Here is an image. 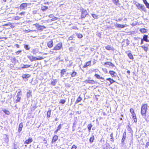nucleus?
I'll return each instance as SVG.
<instances>
[{
	"label": "nucleus",
	"mask_w": 149,
	"mask_h": 149,
	"mask_svg": "<svg viewBox=\"0 0 149 149\" xmlns=\"http://www.w3.org/2000/svg\"><path fill=\"white\" fill-rule=\"evenodd\" d=\"M115 26L116 27H117L118 28H120V26H121V24L116 23V24H115Z\"/></svg>",
	"instance_id": "79ce46f5"
},
{
	"label": "nucleus",
	"mask_w": 149,
	"mask_h": 149,
	"mask_svg": "<svg viewBox=\"0 0 149 149\" xmlns=\"http://www.w3.org/2000/svg\"><path fill=\"white\" fill-rule=\"evenodd\" d=\"M23 127V125L22 123H20L19 125V127L18 129V131L20 132L22 130V128Z\"/></svg>",
	"instance_id": "aec40b11"
},
{
	"label": "nucleus",
	"mask_w": 149,
	"mask_h": 149,
	"mask_svg": "<svg viewBox=\"0 0 149 149\" xmlns=\"http://www.w3.org/2000/svg\"><path fill=\"white\" fill-rule=\"evenodd\" d=\"M33 25L35 26L38 30L40 31H42L43 29L46 28V27L45 26L39 25L37 23L34 24Z\"/></svg>",
	"instance_id": "f03ea898"
},
{
	"label": "nucleus",
	"mask_w": 149,
	"mask_h": 149,
	"mask_svg": "<svg viewBox=\"0 0 149 149\" xmlns=\"http://www.w3.org/2000/svg\"><path fill=\"white\" fill-rule=\"evenodd\" d=\"M25 12H23L21 13H20L19 14L21 15H24L25 14Z\"/></svg>",
	"instance_id": "5fc2aeb1"
},
{
	"label": "nucleus",
	"mask_w": 149,
	"mask_h": 149,
	"mask_svg": "<svg viewBox=\"0 0 149 149\" xmlns=\"http://www.w3.org/2000/svg\"><path fill=\"white\" fill-rule=\"evenodd\" d=\"M145 5L148 8H149V3H148L146 4Z\"/></svg>",
	"instance_id": "052dcab7"
},
{
	"label": "nucleus",
	"mask_w": 149,
	"mask_h": 149,
	"mask_svg": "<svg viewBox=\"0 0 149 149\" xmlns=\"http://www.w3.org/2000/svg\"><path fill=\"white\" fill-rule=\"evenodd\" d=\"M27 57L31 62H32L33 61V56H31V55H28L27 56Z\"/></svg>",
	"instance_id": "b1692460"
},
{
	"label": "nucleus",
	"mask_w": 149,
	"mask_h": 149,
	"mask_svg": "<svg viewBox=\"0 0 149 149\" xmlns=\"http://www.w3.org/2000/svg\"><path fill=\"white\" fill-rule=\"evenodd\" d=\"M130 112H131V113L132 114L133 113H134V110L132 108L130 109Z\"/></svg>",
	"instance_id": "c03bdc74"
},
{
	"label": "nucleus",
	"mask_w": 149,
	"mask_h": 149,
	"mask_svg": "<svg viewBox=\"0 0 149 149\" xmlns=\"http://www.w3.org/2000/svg\"><path fill=\"white\" fill-rule=\"evenodd\" d=\"M144 3L146 5V4L148 3L147 1L146 0H143Z\"/></svg>",
	"instance_id": "680f3d73"
},
{
	"label": "nucleus",
	"mask_w": 149,
	"mask_h": 149,
	"mask_svg": "<svg viewBox=\"0 0 149 149\" xmlns=\"http://www.w3.org/2000/svg\"><path fill=\"white\" fill-rule=\"evenodd\" d=\"M37 11L36 10H35L33 11V13L34 14H35L37 13Z\"/></svg>",
	"instance_id": "13d9d810"
},
{
	"label": "nucleus",
	"mask_w": 149,
	"mask_h": 149,
	"mask_svg": "<svg viewBox=\"0 0 149 149\" xmlns=\"http://www.w3.org/2000/svg\"><path fill=\"white\" fill-rule=\"evenodd\" d=\"M91 65V61H90L87 62L86 63V64L83 67L84 68H86L87 67L90 65Z\"/></svg>",
	"instance_id": "a211bd4d"
},
{
	"label": "nucleus",
	"mask_w": 149,
	"mask_h": 149,
	"mask_svg": "<svg viewBox=\"0 0 149 149\" xmlns=\"http://www.w3.org/2000/svg\"><path fill=\"white\" fill-rule=\"evenodd\" d=\"M38 60V58H36V57H34L33 56V61Z\"/></svg>",
	"instance_id": "6e6d98bb"
},
{
	"label": "nucleus",
	"mask_w": 149,
	"mask_h": 149,
	"mask_svg": "<svg viewBox=\"0 0 149 149\" xmlns=\"http://www.w3.org/2000/svg\"><path fill=\"white\" fill-rule=\"evenodd\" d=\"M61 128V124H60L57 127V130H60Z\"/></svg>",
	"instance_id": "8fccbe9b"
},
{
	"label": "nucleus",
	"mask_w": 149,
	"mask_h": 149,
	"mask_svg": "<svg viewBox=\"0 0 149 149\" xmlns=\"http://www.w3.org/2000/svg\"><path fill=\"white\" fill-rule=\"evenodd\" d=\"M24 47L26 50H29L30 49V48L29 47L28 45H24Z\"/></svg>",
	"instance_id": "4c0bfd02"
},
{
	"label": "nucleus",
	"mask_w": 149,
	"mask_h": 149,
	"mask_svg": "<svg viewBox=\"0 0 149 149\" xmlns=\"http://www.w3.org/2000/svg\"><path fill=\"white\" fill-rule=\"evenodd\" d=\"M108 65L109 66H107V67H108L109 66L113 67L114 66V65L111 63L109 62H107L104 63V65Z\"/></svg>",
	"instance_id": "9b49d317"
},
{
	"label": "nucleus",
	"mask_w": 149,
	"mask_h": 149,
	"mask_svg": "<svg viewBox=\"0 0 149 149\" xmlns=\"http://www.w3.org/2000/svg\"><path fill=\"white\" fill-rule=\"evenodd\" d=\"M54 15L53 14H50L49 15V17L51 18L53 17Z\"/></svg>",
	"instance_id": "e2e57ef3"
},
{
	"label": "nucleus",
	"mask_w": 149,
	"mask_h": 149,
	"mask_svg": "<svg viewBox=\"0 0 149 149\" xmlns=\"http://www.w3.org/2000/svg\"><path fill=\"white\" fill-rule=\"evenodd\" d=\"M3 112L6 113V114L7 115H9L10 113V112L6 110V109H4L3 110Z\"/></svg>",
	"instance_id": "2f4dec72"
},
{
	"label": "nucleus",
	"mask_w": 149,
	"mask_h": 149,
	"mask_svg": "<svg viewBox=\"0 0 149 149\" xmlns=\"http://www.w3.org/2000/svg\"><path fill=\"white\" fill-rule=\"evenodd\" d=\"M122 19V18H119L118 19L116 20V21L117 22H120L121 21Z\"/></svg>",
	"instance_id": "864d4df0"
},
{
	"label": "nucleus",
	"mask_w": 149,
	"mask_h": 149,
	"mask_svg": "<svg viewBox=\"0 0 149 149\" xmlns=\"http://www.w3.org/2000/svg\"><path fill=\"white\" fill-rule=\"evenodd\" d=\"M82 98L80 96H79L76 101L75 102L76 103H77L78 102H80Z\"/></svg>",
	"instance_id": "bb28decb"
},
{
	"label": "nucleus",
	"mask_w": 149,
	"mask_h": 149,
	"mask_svg": "<svg viewBox=\"0 0 149 149\" xmlns=\"http://www.w3.org/2000/svg\"><path fill=\"white\" fill-rule=\"evenodd\" d=\"M30 67V65H23V66L22 67V68H28Z\"/></svg>",
	"instance_id": "c85d7f7f"
},
{
	"label": "nucleus",
	"mask_w": 149,
	"mask_h": 149,
	"mask_svg": "<svg viewBox=\"0 0 149 149\" xmlns=\"http://www.w3.org/2000/svg\"><path fill=\"white\" fill-rule=\"evenodd\" d=\"M47 9L48 7L46 6H42L41 8V10H42L43 11L46 10Z\"/></svg>",
	"instance_id": "cd10ccee"
},
{
	"label": "nucleus",
	"mask_w": 149,
	"mask_h": 149,
	"mask_svg": "<svg viewBox=\"0 0 149 149\" xmlns=\"http://www.w3.org/2000/svg\"><path fill=\"white\" fill-rule=\"evenodd\" d=\"M33 141V139L32 138H29L28 140L25 141V143L27 144H29L31 143Z\"/></svg>",
	"instance_id": "4468645a"
},
{
	"label": "nucleus",
	"mask_w": 149,
	"mask_h": 149,
	"mask_svg": "<svg viewBox=\"0 0 149 149\" xmlns=\"http://www.w3.org/2000/svg\"><path fill=\"white\" fill-rule=\"evenodd\" d=\"M95 76L97 79H102L103 80L104 79V78H102V77H101L100 76V75H98V74H95Z\"/></svg>",
	"instance_id": "4be33fe9"
},
{
	"label": "nucleus",
	"mask_w": 149,
	"mask_h": 149,
	"mask_svg": "<svg viewBox=\"0 0 149 149\" xmlns=\"http://www.w3.org/2000/svg\"><path fill=\"white\" fill-rule=\"evenodd\" d=\"M87 15V13L86 10H82L81 12V17L82 18H84Z\"/></svg>",
	"instance_id": "423d86ee"
},
{
	"label": "nucleus",
	"mask_w": 149,
	"mask_h": 149,
	"mask_svg": "<svg viewBox=\"0 0 149 149\" xmlns=\"http://www.w3.org/2000/svg\"><path fill=\"white\" fill-rule=\"evenodd\" d=\"M22 95L21 92V91L17 93V95L16 96L17 97H21Z\"/></svg>",
	"instance_id": "473e14b6"
},
{
	"label": "nucleus",
	"mask_w": 149,
	"mask_h": 149,
	"mask_svg": "<svg viewBox=\"0 0 149 149\" xmlns=\"http://www.w3.org/2000/svg\"><path fill=\"white\" fill-rule=\"evenodd\" d=\"M126 132H124L123 133V138L121 140V142L122 143H123L125 140L126 138Z\"/></svg>",
	"instance_id": "6e6552de"
},
{
	"label": "nucleus",
	"mask_w": 149,
	"mask_h": 149,
	"mask_svg": "<svg viewBox=\"0 0 149 149\" xmlns=\"http://www.w3.org/2000/svg\"><path fill=\"white\" fill-rule=\"evenodd\" d=\"M107 80L109 81L110 82V84H109V85H110L114 82H115V81L113 80V79H111V78H109L106 79Z\"/></svg>",
	"instance_id": "2eb2a0df"
},
{
	"label": "nucleus",
	"mask_w": 149,
	"mask_h": 149,
	"mask_svg": "<svg viewBox=\"0 0 149 149\" xmlns=\"http://www.w3.org/2000/svg\"><path fill=\"white\" fill-rule=\"evenodd\" d=\"M57 80L56 79H54L51 82L52 85L53 86H55L56 85V83H57Z\"/></svg>",
	"instance_id": "412c9836"
},
{
	"label": "nucleus",
	"mask_w": 149,
	"mask_h": 149,
	"mask_svg": "<svg viewBox=\"0 0 149 149\" xmlns=\"http://www.w3.org/2000/svg\"><path fill=\"white\" fill-rule=\"evenodd\" d=\"M110 141H112V142H113L114 140H113V137H111V138L110 139Z\"/></svg>",
	"instance_id": "0e129e2a"
},
{
	"label": "nucleus",
	"mask_w": 149,
	"mask_h": 149,
	"mask_svg": "<svg viewBox=\"0 0 149 149\" xmlns=\"http://www.w3.org/2000/svg\"><path fill=\"white\" fill-rule=\"evenodd\" d=\"M93 138L92 137H91L90 139V141L91 143L93 141Z\"/></svg>",
	"instance_id": "3c124183"
},
{
	"label": "nucleus",
	"mask_w": 149,
	"mask_h": 149,
	"mask_svg": "<svg viewBox=\"0 0 149 149\" xmlns=\"http://www.w3.org/2000/svg\"><path fill=\"white\" fill-rule=\"evenodd\" d=\"M76 74H77V72L75 71H73L72 72V73L71 74V77H74L76 75Z\"/></svg>",
	"instance_id": "72a5a7b5"
},
{
	"label": "nucleus",
	"mask_w": 149,
	"mask_h": 149,
	"mask_svg": "<svg viewBox=\"0 0 149 149\" xmlns=\"http://www.w3.org/2000/svg\"><path fill=\"white\" fill-rule=\"evenodd\" d=\"M84 82L86 84L89 83L93 84H95V81L93 80L86 79L84 81Z\"/></svg>",
	"instance_id": "39448f33"
},
{
	"label": "nucleus",
	"mask_w": 149,
	"mask_h": 149,
	"mask_svg": "<svg viewBox=\"0 0 149 149\" xmlns=\"http://www.w3.org/2000/svg\"><path fill=\"white\" fill-rule=\"evenodd\" d=\"M38 58V60H41L43 59V58L42 57L39 56L38 58Z\"/></svg>",
	"instance_id": "4d7b16f0"
},
{
	"label": "nucleus",
	"mask_w": 149,
	"mask_h": 149,
	"mask_svg": "<svg viewBox=\"0 0 149 149\" xmlns=\"http://www.w3.org/2000/svg\"><path fill=\"white\" fill-rule=\"evenodd\" d=\"M132 118L134 120V121L135 123H136L137 122V119L136 118V116H133Z\"/></svg>",
	"instance_id": "a19ab883"
},
{
	"label": "nucleus",
	"mask_w": 149,
	"mask_h": 149,
	"mask_svg": "<svg viewBox=\"0 0 149 149\" xmlns=\"http://www.w3.org/2000/svg\"><path fill=\"white\" fill-rule=\"evenodd\" d=\"M32 53L33 54H36L38 53V51L36 49H33L32 50Z\"/></svg>",
	"instance_id": "58836bf2"
},
{
	"label": "nucleus",
	"mask_w": 149,
	"mask_h": 149,
	"mask_svg": "<svg viewBox=\"0 0 149 149\" xmlns=\"http://www.w3.org/2000/svg\"><path fill=\"white\" fill-rule=\"evenodd\" d=\"M58 19V18L56 17H54V18H52L51 19V20L52 21H55Z\"/></svg>",
	"instance_id": "09e8293b"
},
{
	"label": "nucleus",
	"mask_w": 149,
	"mask_h": 149,
	"mask_svg": "<svg viewBox=\"0 0 149 149\" xmlns=\"http://www.w3.org/2000/svg\"><path fill=\"white\" fill-rule=\"evenodd\" d=\"M52 50H50L49 52V53L50 54H53L54 53V52L52 51Z\"/></svg>",
	"instance_id": "338daca9"
},
{
	"label": "nucleus",
	"mask_w": 149,
	"mask_h": 149,
	"mask_svg": "<svg viewBox=\"0 0 149 149\" xmlns=\"http://www.w3.org/2000/svg\"><path fill=\"white\" fill-rule=\"evenodd\" d=\"M21 18V17L18 16H16L14 17V19L15 20H19Z\"/></svg>",
	"instance_id": "c9c22d12"
},
{
	"label": "nucleus",
	"mask_w": 149,
	"mask_h": 149,
	"mask_svg": "<svg viewBox=\"0 0 149 149\" xmlns=\"http://www.w3.org/2000/svg\"><path fill=\"white\" fill-rule=\"evenodd\" d=\"M92 17L95 19H97V16L95 14H92Z\"/></svg>",
	"instance_id": "ea45409f"
},
{
	"label": "nucleus",
	"mask_w": 149,
	"mask_h": 149,
	"mask_svg": "<svg viewBox=\"0 0 149 149\" xmlns=\"http://www.w3.org/2000/svg\"><path fill=\"white\" fill-rule=\"evenodd\" d=\"M58 136L57 135H54L53 138V139H52V143H54V142H56L58 140Z\"/></svg>",
	"instance_id": "9d476101"
},
{
	"label": "nucleus",
	"mask_w": 149,
	"mask_h": 149,
	"mask_svg": "<svg viewBox=\"0 0 149 149\" xmlns=\"http://www.w3.org/2000/svg\"><path fill=\"white\" fill-rule=\"evenodd\" d=\"M47 45L48 47L49 48H51L52 47V46H53V41L52 40H51L49 41L47 44Z\"/></svg>",
	"instance_id": "1a4fd4ad"
},
{
	"label": "nucleus",
	"mask_w": 149,
	"mask_h": 149,
	"mask_svg": "<svg viewBox=\"0 0 149 149\" xmlns=\"http://www.w3.org/2000/svg\"><path fill=\"white\" fill-rule=\"evenodd\" d=\"M30 76V75L29 74H23L22 76V77L24 79H27Z\"/></svg>",
	"instance_id": "ddd939ff"
},
{
	"label": "nucleus",
	"mask_w": 149,
	"mask_h": 149,
	"mask_svg": "<svg viewBox=\"0 0 149 149\" xmlns=\"http://www.w3.org/2000/svg\"><path fill=\"white\" fill-rule=\"evenodd\" d=\"M17 97V99L16 100V102H20L21 97Z\"/></svg>",
	"instance_id": "37998d69"
},
{
	"label": "nucleus",
	"mask_w": 149,
	"mask_h": 149,
	"mask_svg": "<svg viewBox=\"0 0 149 149\" xmlns=\"http://www.w3.org/2000/svg\"><path fill=\"white\" fill-rule=\"evenodd\" d=\"M25 31H26V32L27 33H28L31 32L33 31L32 30H30V31H28V30H25Z\"/></svg>",
	"instance_id": "bf43d9fd"
},
{
	"label": "nucleus",
	"mask_w": 149,
	"mask_h": 149,
	"mask_svg": "<svg viewBox=\"0 0 149 149\" xmlns=\"http://www.w3.org/2000/svg\"><path fill=\"white\" fill-rule=\"evenodd\" d=\"M106 49L108 50H112L113 49V47L109 45H108L105 47Z\"/></svg>",
	"instance_id": "dca6fc26"
},
{
	"label": "nucleus",
	"mask_w": 149,
	"mask_h": 149,
	"mask_svg": "<svg viewBox=\"0 0 149 149\" xmlns=\"http://www.w3.org/2000/svg\"><path fill=\"white\" fill-rule=\"evenodd\" d=\"M82 36V35L81 34H78L77 35V37L79 38H81Z\"/></svg>",
	"instance_id": "a18cd8bd"
},
{
	"label": "nucleus",
	"mask_w": 149,
	"mask_h": 149,
	"mask_svg": "<svg viewBox=\"0 0 149 149\" xmlns=\"http://www.w3.org/2000/svg\"><path fill=\"white\" fill-rule=\"evenodd\" d=\"M140 31L142 33H144L147 32L146 29L144 28L141 29Z\"/></svg>",
	"instance_id": "5701e85b"
},
{
	"label": "nucleus",
	"mask_w": 149,
	"mask_h": 149,
	"mask_svg": "<svg viewBox=\"0 0 149 149\" xmlns=\"http://www.w3.org/2000/svg\"><path fill=\"white\" fill-rule=\"evenodd\" d=\"M31 93V91L30 90H29L27 91V97L28 98H29L32 96Z\"/></svg>",
	"instance_id": "f8f14e48"
},
{
	"label": "nucleus",
	"mask_w": 149,
	"mask_h": 149,
	"mask_svg": "<svg viewBox=\"0 0 149 149\" xmlns=\"http://www.w3.org/2000/svg\"><path fill=\"white\" fill-rule=\"evenodd\" d=\"M66 72V70L64 69H63L61 70V77H62L63 76V75Z\"/></svg>",
	"instance_id": "6ab92c4d"
},
{
	"label": "nucleus",
	"mask_w": 149,
	"mask_h": 149,
	"mask_svg": "<svg viewBox=\"0 0 149 149\" xmlns=\"http://www.w3.org/2000/svg\"><path fill=\"white\" fill-rule=\"evenodd\" d=\"M62 47V44L61 42H59L54 47L53 50H60Z\"/></svg>",
	"instance_id": "20e7f679"
},
{
	"label": "nucleus",
	"mask_w": 149,
	"mask_h": 149,
	"mask_svg": "<svg viewBox=\"0 0 149 149\" xmlns=\"http://www.w3.org/2000/svg\"><path fill=\"white\" fill-rule=\"evenodd\" d=\"M128 56L131 59H133V57L132 53H129L128 54Z\"/></svg>",
	"instance_id": "393cba45"
},
{
	"label": "nucleus",
	"mask_w": 149,
	"mask_h": 149,
	"mask_svg": "<svg viewBox=\"0 0 149 149\" xmlns=\"http://www.w3.org/2000/svg\"><path fill=\"white\" fill-rule=\"evenodd\" d=\"M141 47L146 52L147 51L148 49V47H146L145 46H144V45L142 46H141Z\"/></svg>",
	"instance_id": "f704fd0d"
},
{
	"label": "nucleus",
	"mask_w": 149,
	"mask_h": 149,
	"mask_svg": "<svg viewBox=\"0 0 149 149\" xmlns=\"http://www.w3.org/2000/svg\"><path fill=\"white\" fill-rule=\"evenodd\" d=\"M77 147L75 145H73L71 149H76Z\"/></svg>",
	"instance_id": "de8ad7c7"
},
{
	"label": "nucleus",
	"mask_w": 149,
	"mask_h": 149,
	"mask_svg": "<svg viewBox=\"0 0 149 149\" xmlns=\"http://www.w3.org/2000/svg\"><path fill=\"white\" fill-rule=\"evenodd\" d=\"M21 52H22V51L21 50H19V51H17V52H16V54L17 55H18Z\"/></svg>",
	"instance_id": "603ef678"
},
{
	"label": "nucleus",
	"mask_w": 149,
	"mask_h": 149,
	"mask_svg": "<svg viewBox=\"0 0 149 149\" xmlns=\"http://www.w3.org/2000/svg\"><path fill=\"white\" fill-rule=\"evenodd\" d=\"M136 5L138 9L141 10V11H143L144 12L146 11V10L145 6L144 5H141L138 3H136Z\"/></svg>",
	"instance_id": "7ed1b4c3"
},
{
	"label": "nucleus",
	"mask_w": 149,
	"mask_h": 149,
	"mask_svg": "<svg viewBox=\"0 0 149 149\" xmlns=\"http://www.w3.org/2000/svg\"><path fill=\"white\" fill-rule=\"evenodd\" d=\"M109 73L112 77H114L115 76L114 74L115 73V72L113 71H110L109 72Z\"/></svg>",
	"instance_id": "7c9ffc66"
},
{
	"label": "nucleus",
	"mask_w": 149,
	"mask_h": 149,
	"mask_svg": "<svg viewBox=\"0 0 149 149\" xmlns=\"http://www.w3.org/2000/svg\"><path fill=\"white\" fill-rule=\"evenodd\" d=\"M51 110L50 109H49L48 111L47 112V118H49L50 117V116L51 115Z\"/></svg>",
	"instance_id": "a878e982"
},
{
	"label": "nucleus",
	"mask_w": 149,
	"mask_h": 149,
	"mask_svg": "<svg viewBox=\"0 0 149 149\" xmlns=\"http://www.w3.org/2000/svg\"><path fill=\"white\" fill-rule=\"evenodd\" d=\"M149 146V142H147L146 144L145 147L146 148H148V146Z\"/></svg>",
	"instance_id": "49530a36"
},
{
	"label": "nucleus",
	"mask_w": 149,
	"mask_h": 149,
	"mask_svg": "<svg viewBox=\"0 0 149 149\" xmlns=\"http://www.w3.org/2000/svg\"><path fill=\"white\" fill-rule=\"evenodd\" d=\"M27 4L26 3L21 4L19 8L20 9H23L27 6Z\"/></svg>",
	"instance_id": "0eeeda50"
},
{
	"label": "nucleus",
	"mask_w": 149,
	"mask_h": 149,
	"mask_svg": "<svg viewBox=\"0 0 149 149\" xmlns=\"http://www.w3.org/2000/svg\"><path fill=\"white\" fill-rule=\"evenodd\" d=\"M120 28H123L125 27V26L124 25L121 24V26H120Z\"/></svg>",
	"instance_id": "774afa93"
},
{
	"label": "nucleus",
	"mask_w": 149,
	"mask_h": 149,
	"mask_svg": "<svg viewBox=\"0 0 149 149\" xmlns=\"http://www.w3.org/2000/svg\"><path fill=\"white\" fill-rule=\"evenodd\" d=\"M88 130L89 132H90L91 131V128L92 127V125L91 124H89L88 126Z\"/></svg>",
	"instance_id": "c756f323"
},
{
	"label": "nucleus",
	"mask_w": 149,
	"mask_h": 149,
	"mask_svg": "<svg viewBox=\"0 0 149 149\" xmlns=\"http://www.w3.org/2000/svg\"><path fill=\"white\" fill-rule=\"evenodd\" d=\"M148 36L145 35L143 36V40L146 42H148L149 40L148 39Z\"/></svg>",
	"instance_id": "f3484780"
},
{
	"label": "nucleus",
	"mask_w": 149,
	"mask_h": 149,
	"mask_svg": "<svg viewBox=\"0 0 149 149\" xmlns=\"http://www.w3.org/2000/svg\"><path fill=\"white\" fill-rule=\"evenodd\" d=\"M65 102H66L65 100H62L61 99V100H60L59 102V103H61L62 104H63L65 103Z\"/></svg>",
	"instance_id": "e433bc0d"
},
{
	"label": "nucleus",
	"mask_w": 149,
	"mask_h": 149,
	"mask_svg": "<svg viewBox=\"0 0 149 149\" xmlns=\"http://www.w3.org/2000/svg\"><path fill=\"white\" fill-rule=\"evenodd\" d=\"M15 46H16V47L17 48H19V46L18 44H16L15 45Z\"/></svg>",
	"instance_id": "69168bd1"
},
{
	"label": "nucleus",
	"mask_w": 149,
	"mask_h": 149,
	"mask_svg": "<svg viewBox=\"0 0 149 149\" xmlns=\"http://www.w3.org/2000/svg\"><path fill=\"white\" fill-rule=\"evenodd\" d=\"M147 105L146 104H144L141 107V113L143 117H145L146 116V113L147 109Z\"/></svg>",
	"instance_id": "f257e3e1"
}]
</instances>
